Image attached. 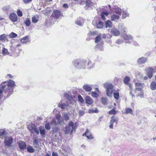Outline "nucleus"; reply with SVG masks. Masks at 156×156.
<instances>
[{
  "mask_svg": "<svg viewBox=\"0 0 156 156\" xmlns=\"http://www.w3.org/2000/svg\"><path fill=\"white\" fill-rule=\"evenodd\" d=\"M6 82L2 83L0 88V99L2 97H8L13 92L15 84V82L12 80H10L8 83L5 84Z\"/></svg>",
  "mask_w": 156,
  "mask_h": 156,
  "instance_id": "obj_1",
  "label": "nucleus"
},
{
  "mask_svg": "<svg viewBox=\"0 0 156 156\" xmlns=\"http://www.w3.org/2000/svg\"><path fill=\"white\" fill-rule=\"evenodd\" d=\"M104 86L106 88V94L108 97H111L113 92V86L111 83H104Z\"/></svg>",
  "mask_w": 156,
  "mask_h": 156,
  "instance_id": "obj_2",
  "label": "nucleus"
},
{
  "mask_svg": "<svg viewBox=\"0 0 156 156\" xmlns=\"http://www.w3.org/2000/svg\"><path fill=\"white\" fill-rule=\"evenodd\" d=\"M76 127L75 125L74 126V123L73 122L70 121L68 125L66 126L65 127V133L69 134L71 133L73 129L75 131Z\"/></svg>",
  "mask_w": 156,
  "mask_h": 156,
  "instance_id": "obj_3",
  "label": "nucleus"
},
{
  "mask_svg": "<svg viewBox=\"0 0 156 156\" xmlns=\"http://www.w3.org/2000/svg\"><path fill=\"white\" fill-rule=\"evenodd\" d=\"M28 128L32 133L35 132L37 135L39 133V132L38 129L35 125L34 124L31 123L28 126Z\"/></svg>",
  "mask_w": 156,
  "mask_h": 156,
  "instance_id": "obj_4",
  "label": "nucleus"
},
{
  "mask_svg": "<svg viewBox=\"0 0 156 156\" xmlns=\"http://www.w3.org/2000/svg\"><path fill=\"white\" fill-rule=\"evenodd\" d=\"M13 141V138L11 136L6 137L4 140L5 145L8 147L11 146V144Z\"/></svg>",
  "mask_w": 156,
  "mask_h": 156,
  "instance_id": "obj_5",
  "label": "nucleus"
},
{
  "mask_svg": "<svg viewBox=\"0 0 156 156\" xmlns=\"http://www.w3.org/2000/svg\"><path fill=\"white\" fill-rule=\"evenodd\" d=\"M56 119L57 121V124L61 126L65 124L64 120L61 119V115L60 114H57L56 116Z\"/></svg>",
  "mask_w": 156,
  "mask_h": 156,
  "instance_id": "obj_6",
  "label": "nucleus"
},
{
  "mask_svg": "<svg viewBox=\"0 0 156 156\" xmlns=\"http://www.w3.org/2000/svg\"><path fill=\"white\" fill-rule=\"evenodd\" d=\"M135 85L136 87V90L139 91H141L144 86V83H141L139 82L136 83Z\"/></svg>",
  "mask_w": 156,
  "mask_h": 156,
  "instance_id": "obj_7",
  "label": "nucleus"
},
{
  "mask_svg": "<svg viewBox=\"0 0 156 156\" xmlns=\"http://www.w3.org/2000/svg\"><path fill=\"white\" fill-rule=\"evenodd\" d=\"M10 19L13 22H16L17 20V16L16 13L14 12L11 13L9 15Z\"/></svg>",
  "mask_w": 156,
  "mask_h": 156,
  "instance_id": "obj_8",
  "label": "nucleus"
},
{
  "mask_svg": "<svg viewBox=\"0 0 156 156\" xmlns=\"http://www.w3.org/2000/svg\"><path fill=\"white\" fill-rule=\"evenodd\" d=\"M68 102H66L65 103H62V102L59 103L58 105V106L61 108L62 109H67L69 107Z\"/></svg>",
  "mask_w": 156,
  "mask_h": 156,
  "instance_id": "obj_9",
  "label": "nucleus"
},
{
  "mask_svg": "<svg viewBox=\"0 0 156 156\" xmlns=\"http://www.w3.org/2000/svg\"><path fill=\"white\" fill-rule=\"evenodd\" d=\"M92 85L88 84H85L83 86V89L86 91L90 92L92 89Z\"/></svg>",
  "mask_w": 156,
  "mask_h": 156,
  "instance_id": "obj_10",
  "label": "nucleus"
},
{
  "mask_svg": "<svg viewBox=\"0 0 156 156\" xmlns=\"http://www.w3.org/2000/svg\"><path fill=\"white\" fill-rule=\"evenodd\" d=\"M112 33L115 36H118L120 34V32L116 28H113L111 30Z\"/></svg>",
  "mask_w": 156,
  "mask_h": 156,
  "instance_id": "obj_11",
  "label": "nucleus"
},
{
  "mask_svg": "<svg viewBox=\"0 0 156 156\" xmlns=\"http://www.w3.org/2000/svg\"><path fill=\"white\" fill-rule=\"evenodd\" d=\"M85 99L87 105H91L93 102L92 99L89 96H87L85 97Z\"/></svg>",
  "mask_w": 156,
  "mask_h": 156,
  "instance_id": "obj_12",
  "label": "nucleus"
},
{
  "mask_svg": "<svg viewBox=\"0 0 156 156\" xmlns=\"http://www.w3.org/2000/svg\"><path fill=\"white\" fill-rule=\"evenodd\" d=\"M112 9L115 10L116 13L118 15L121 16L122 13V10L120 8L116 6H114Z\"/></svg>",
  "mask_w": 156,
  "mask_h": 156,
  "instance_id": "obj_13",
  "label": "nucleus"
},
{
  "mask_svg": "<svg viewBox=\"0 0 156 156\" xmlns=\"http://www.w3.org/2000/svg\"><path fill=\"white\" fill-rule=\"evenodd\" d=\"M120 16L118 15H116L115 14H113L111 16V20L112 21L117 22L119 19Z\"/></svg>",
  "mask_w": 156,
  "mask_h": 156,
  "instance_id": "obj_14",
  "label": "nucleus"
},
{
  "mask_svg": "<svg viewBox=\"0 0 156 156\" xmlns=\"http://www.w3.org/2000/svg\"><path fill=\"white\" fill-rule=\"evenodd\" d=\"M19 146L20 149L23 150L25 149L26 147L25 143L22 141H19Z\"/></svg>",
  "mask_w": 156,
  "mask_h": 156,
  "instance_id": "obj_15",
  "label": "nucleus"
},
{
  "mask_svg": "<svg viewBox=\"0 0 156 156\" xmlns=\"http://www.w3.org/2000/svg\"><path fill=\"white\" fill-rule=\"evenodd\" d=\"M64 96L69 100L68 101L70 102L71 103L73 104L75 102V101L73 99L71 96L69 94L67 93L65 94Z\"/></svg>",
  "mask_w": 156,
  "mask_h": 156,
  "instance_id": "obj_16",
  "label": "nucleus"
},
{
  "mask_svg": "<svg viewBox=\"0 0 156 156\" xmlns=\"http://www.w3.org/2000/svg\"><path fill=\"white\" fill-rule=\"evenodd\" d=\"M119 28L122 31L123 34L126 32V28L124 26L122 23H120L118 26Z\"/></svg>",
  "mask_w": 156,
  "mask_h": 156,
  "instance_id": "obj_17",
  "label": "nucleus"
},
{
  "mask_svg": "<svg viewBox=\"0 0 156 156\" xmlns=\"http://www.w3.org/2000/svg\"><path fill=\"white\" fill-rule=\"evenodd\" d=\"M147 61V59L145 57H141L138 59L137 62L139 64H142L145 63Z\"/></svg>",
  "mask_w": 156,
  "mask_h": 156,
  "instance_id": "obj_18",
  "label": "nucleus"
},
{
  "mask_svg": "<svg viewBox=\"0 0 156 156\" xmlns=\"http://www.w3.org/2000/svg\"><path fill=\"white\" fill-rule=\"evenodd\" d=\"M39 130L41 136L43 137H45L46 130L42 126H40L39 127Z\"/></svg>",
  "mask_w": 156,
  "mask_h": 156,
  "instance_id": "obj_19",
  "label": "nucleus"
},
{
  "mask_svg": "<svg viewBox=\"0 0 156 156\" xmlns=\"http://www.w3.org/2000/svg\"><path fill=\"white\" fill-rule=\"evenodd\" d=\"M61 12L58 10H55L54 11L53 16L55 18H58L61 16Z\"/></svg>",
  "mask_w": 156,
  "mask_h": 156,
  "instance_id": "obj_20",
  "label": "nucleus"
},
{
  "mask_svg": "<svg viewBox=\"0 0 156 156\" xmlns=\"http://www.w3.org/2000/svg\"><path fill=\"white\" fill-rule=\"evenodd\" d=\"M86 5L87 7V8L88 9H93L94 6L93 5L92 2L89 1H86Z\"/></svg>",
  "mask_w": 156,
  "mask_h": 156,
  "instance_id": "obj_21",
  "label": "nucleus"
},
{
  "mask_svg": "<svg viewBox=\"0 0 156 156\" xmlns=\"http://www.w3.org/2000/svg\"><path fill=\"white\" fill-rule=\"evenodd\" d=\"M70 114L69 113L64 112L62 114V115L66 121H67L69 119Z\"/></svg>",
  "mask_w": 156,
  "mask_h": 156,
  "instance_id": "obj_22",
  "label": "nucleus"
},
{
  "mask_svg": "<svg viewBox=\"0 0 156 156\" xmlns=\"http://www.w3.org/2000/svg\"><path fill=\"white\" fill-rule=\"evenodd\" d=\"M118 121V118L114 116H112L111 118L110 123L113 124L114 122H116V124H117Z\"/></svg>",
  "mask_w": 156,
  "mask_h": 156,
  "instance_id": "obj_23",
  "label": "nucleus"
},
{
  "mask_svg": "<svg viewBox=\"0 0 156 156\" xmlns=\"http://www.w3.org/2000/svg\"><path fill=\"white\" fill-rule=\"evenodd\" d=\"M39 16L37 15L33 16L32 18V22L34 23H37L39 20Z\"/></svg>",
  "mask_w": 156,
  "mask_h": 156,
  "instance_id": "obj_24",
  "label": "nucleus"
},
{
  "mask_svg": "<svg viewBox=\"0 0 156 156\" xmlns=\"http://www.w3.org/2000/svg\"><path fill=\"white\" fill-rule=\"evenodd\" d=\"M33 145L35 147H37L39 146V144L38 143V140L36 137H34L33 138Z\"/></svg>",
  "mask_w": 156,
  "mask_h": 156,
  "instance_id": "obj_25",
  "label": "nucleus"
},
{
  "mask_svg": "<svg viewBox=\"0 0 156 156\" xmlns=\"http://www.w3.org/2000/svg\"><path fill=\"white\" fill-rule=\"evenodd\" d=\"M150 88L152 90H154L156 89V82L153 81L150 85Z\"/></svg>",
  "mask_w": 156,
  "mask_h": 156,
  "instance_id": "obj_26",
  "label": "nucleus"
},
{
  "mask_svg": "<svg viewBox=\"0 0 156 156\" xmlns=\"http://www.w3.org/2000/svg\"><path fill=\"white\" fill-rule=\"evenodd\" d=\"M112 26V23L109 20H108L105 22V27L106 28L111 27Z\"/></svg>",
  "mask_w": 156,
  "mask_h": 156,
  "instance_id": "obj_27",
  "label": "nucleus"
},
{
  "mask_svg": "<svg viewBox=\"0 0 156 156\" xmlns=\"http://www.w3.org/2000/svg\"><path fill=\"white\" fill-rule=\"evenodd\" d=\"M114 97L116 100H118L119 98V93L117 91H114L113 93Z\"/></svg>",
  "mask_w": 156,
  "mask_h": 156,
  "instance_id": "obj_28",
  "label": "nucleus"
},
{
  "mask_svg": "<svg viewBox=\"0 0 156 156\" xmlns=\"http://www.w3.org/2000/svg\"><path fill=\"white\" fill-rule=\"evenodd\" d=\"M27 150L28 152L31 153L34 152L35 151V149L30 146H29L27 147Z\"/></svg>",
  "mask_w": 156,
  "mask_h": 156,
  "instance_id": "obj_29",
  "label": "nucleus"
},
{
  "mask_svg": "<svg viewBox=\"0 0 156 156\" xmlns=\"http://www.w3.org/2000/svg\"><path fill=\"white\" fill-rule=\"evenodd\" d=\"M24 23L27 26H30L31 24L30 20V18H27L24 21Z\"/></svg>",
  "mask_w": 156,
  "mask_h": 156,
  "instance_id": "obj_30",
  "label": "nucleus"
},
{
  "mask_svg": "<svg viewBox=\"0 0 156 156\" xmlns=\"http://www.w3.org/2000/svg\"><path fill=\"white\" fill-rule=\"evenodd\" d=\"M109 13L107 12H102L101 14V18L102 19L105 20V16H107L108 15Z\"/></svg>",
  "mask_w": 156,
  "mask_h": 156,
  "instance_id": "obj_31",
  "label": "nucleus"
},
{
  "mask_svg": "<svg viewBox=\"0 0 156 156\" xmlns=\"http://www.w3.org/2000/svg\"><path fill=\"white\" fill-rule=\"evenodd\" d=\"M28 36H26L25 37L23 38H22V39H21V43H27L29 40V38H28Z\"/></svg>",
  "mask_w": 156,
  "mask_h": 156,
  "instance_id": "obj_32",
  "label": "nucleus"
},
{
  "mask_svg": "<svg viewBox=\"0 0 156 156\" xmlns=\"http://www.w3.org/2000/svg\"><path fill=\"white\" fill-rule=\"evenodd\" d=\"M123 39L125 40H128L129 41H130L132 39V37L130 35H126L123 36Z\"/></svg>",
  "mask_w": 156,
  "mask_h": 156,
  "instance_id": "obj_33",
  "label": "nucleus"
},
{
  "mask_svg": "<svg viewBox=\"0 0 156 156\" xmlns=\"http://www.w3.org/2000/svg\"><path fill=\"white\" fill-rule=\"evenodd\" d=\"M80 63L82 65L81 68L84 69L85 67V65L87 62L86 61L84 60H80Z\"/></svg>",
  "mask_w": 156,
  "mask_h": 156,
  "instance_id": "obj_34",
  "label": "nucleus"
},
{
  "mask_svg": "<svg viewBox=\"0 0 156 156\" xmlns=\"http://www.w3.org/2000/svg\"><path fill=\"white\" fill-rule=\"evenodd\" d=\"M103 26V23L101 21H100L98 22V23L97 24V28L99 29L101 28Z\"/></svg>",
  "mask_w": 156,
  "mask_h": 156,
  "instance_id": "obj_35",
  "label": "nucleus"
},
{
  "mask_svg": "<svg viewBox=\"0 0 156 156\" xmlns=\"http://www.w3.org/2000/svg\"><path fill=\"white\" fill-rule=\"evenodd\" d=\"M130 80V78L128 76H126L124 79V82L126 85L128 84V82Z\"/></svg>",
  "mask_w": 156,
  "mask_h": 156,
  "instance_id": "obj_36",
  "label": "nucleus"
},
{
  "mask_svg": "<svg viewBox=\"0 0 156 156\" xmlns=\"http://www.w3.org/2000/svg\"><path fill=\"white\" fill-rule=\"evenodd\" d=\"M2 54L4 55H7L9 54V52L7 49L5 48H3L2 50Z\"/></svg>",
  "mask_w": 156,
  "mask_h": 156,
  "instance_id": "obj_37",
  "label": "nucleus"
},
{
  "mask_svg": "<svg viewBox=\"0 0 156 156\" xmlns=\"http://www.w3.org/2000/svg\"><path fill=\"white\" fill-rule=\"evenodd\" d=\"M89 94H91V95L94 97H97L99 95L98 94L95 92H91L89 93Z\"/></svg>",
  "mask_w": 156,
  "mask_h": 156,
  "instance_id": "obj_38",
  "label": "nucleus"
},
{
  "mask_svg": "<svg viewBox=\"0 0 156 156\" xmlns=\"http://www.w3.org/2000/svg\"><path fill=\"white\" fill-rule=\"evenodd\" d=\"M10 9V6L9 5H6L3 6L2 8L3 10L7 11Z\"/></svg>",
  "mask_w": 156,
  "mask_h": 156,
  "instance_id": "obj_39",
  "label": "nucleus"
},
{
  "mask_svg": "<svg viewBox=\"0 0 156 156\" xmlns=\"http://www.w3.org/2000/svg\"><path fill=\"white\" fill-rule=\"evenodd\" d=\"M6 133V131L4 129H0V136H5Z\"/></svg>",
  "mask_w": 156,
  "mask_h": 156,
  "instance_id": "obj_40",
  "label": "nucleus"
},
{
  "mask_svg": "<svg viewBox=\"0 0 156 156\" xmlns=\"http://www.w3.org/2000/svg\"><path fill=\"white\" fill-rule=\"evenodd\" d=\"M52 131L54 133H56L58 132L59 129L58 127H55L52 128Z\"/></svg>",
  "mask_w": 156,
  "mask_h": 156,
  "instance_id": "obj_41",
  "label": "nucleus"
},
{
  "mask_svg": "<svg viewBox=\"0 0 156 156\" xmlns=\"http://www.w3.org/2000/svg\"><path fill=\"white\" fill-rule=\"evenodd\" d=\"M107 101V99L104 97L102 98L101 99V101L102 104H106Z\"/></svg>",
  "mask_w": 156,
  "mask_h": 156,
  "instance_id": "obj_42",
  "label": "nucleus"
},
{
  "mask_svg": "<svg viewBox=\"0 0 156 156\" xmlns=\"http://www.w3.org/2000/svg\"><path fill=\"white\" fill-rule=\"evenodd\" d=\"M45 128L47 130H50L51 129V126L50 123L47 122L45 125Z\"/></svg>",
  "mask_w": 156,
  "mask_h": 156,
  "instance_id": "obj_43",
  "label": "nucleus"
},
{
  "mask_svg": "<svg viewBox=\"0 0 156 156\" xmlns=\"http://www.w3.org/2000/svg\"><path fill=\"white\" fill-rule=\"evenodd\" d=\"M133 112V111L131 108H127L126 109V112L125 113L126 114L128 113L132 114Z\"/></svg>",
  "mask_w": 156,
  "mask_h": 156,
  "instance_id": "obj_44",
  "label": "nucleus"
},
{
  "mask_svg": "<svg viewBox=\"0 0 156 156\" xmlns=\"http://www.w3.org/2000/svg\"><path fill=\"white\" fill-rule=\"evenodd\" d=\"M51 125H52L54 126H56L58 124L56 120L54 119H52L51 121Z\"/></svg>",
  "mask_w": 156,
  "mask_h": 156,
  "instance_id": "obj_45",
  "label": "nucleus"
},
{
  "mask_svg": "<svg viewBox=\"0 0 156 156\" xmlns=\"http://www.w3.org/2000/svg\"><path fill=\"white\" fill-rule=\"evenodd\" d=\"M80 60H79V61H76V62H76L77 63V68H78V69H81L82 68H81V66H82L81 65V64H80Z\"/></svg>",
  "mask_w": 156,
  "mask_h": 156,
  "instance_id": "obj_46",
  "label": "nucleus"
},
{
  "mask_svg": "<svg viewBox=\"0 0 156 156\" xmlns=\"http://www.w3.org/2000/svg\"><path fill=\"white\" fill-rule=\"evenodd\" d=\"M9 36L10 38H14L17 37V34L13 32H12L9 34Z\"/></svg>",
  "mask_w": 156,
  "mask_h": 156,
  "instance_id": "obj_47",
  "label": "nucleus"
},
{
  "mask_svg": "<svg viewBox=\"0 0 156 156\" xmlns=\"http://www.w3.org/2000/svg\"><path fill=\"white\" fill-rule=\"evenodd\" d=\"M6 39V37L5 34H3L0 36V40L1 41H5Z\"/></svg>",
  "mask_w": 156,
  "mask_h": 156,
  "instance_id": "obj_48",
  "label": "nucleus"
},
{
  "mask_svg": "<svg viewBox=\"0 0 156 156\" xmlns=\"http://www.w3.org/2000/svg\"><path fill=\"white\" fill-rule=\"evenodd\" d=\"M75 23L80 26H81L82 25V22L79 19H77L75 21Z\"/></svg>",
  "mask_w": 156,
  "mask_h": 156,
  "instance_id": "obj_49",
  "label": "nucleus"
},
{
  "mask_svg": "<svg viewBox=\"0 0 156 156\" xmlns=\"http://www.w3.org/2000/svg\"><path fill=\"white\" fill-rule=\"evenodd\" d=\"M91 133L89 131V130L87 129L86 130V132L83 134V136H84L85 135L86 136L87 135H90L91 134Z\"/></svg>",
  "mask_w": 156,
  "mask_h": 156,
  "instance_id": "obj_50",
  "label": "nucleus"
},
{
  "mask_svg": "<svg viewBox=\"0 0 156 156\" xmlns=\"http://www.w3.org/2000/svg\"><path fill=\"white\" fill-rule=\"evenodd\" d=\"M101 40V36L99 35L95 38V42L97 43L98 42Z\"/></svg>",
  "mask_w": 156,
  "mask_h": 156,
  "instance_id": "obj_51",
  "label": "nucleus"
},
{
  "mask_svg": "<svg viewBox=\"0 0 156 156\" xmlns=\"http://www.w3.org/2000/svg\"><path fill=\"white\" fill-rule=\"evenodd\" d=\"M89 112L90 113H98V110L96 108L95 110L90 109L89 110Z\"/></svg>",
  "mask_w": 156,
  "mask_h": 156,
  "instance_id": "obj_52",
  "label": "nucleus"
},
{
  "mask_svg": "<svg viewBox=\"0 0 156 156\" xmlns=\"http://www.w3.org/2000/svg\"><path fill=\"white\" fill-rule=\"evenodd\" d=\"M87 66H88V68L89 69H91L94 66L92 64L90 61H89L88 62Z\"/></svg>",
  "mask_w": 156,
  "mask_h": 156,
  "instance_id": "obj_53",
  "label": "nucleus"
},
{
  "mask_svg": "<svg viewBox=\"0 0 156 156\" xmlns=\"http://www.w3.org/2000/svg\"><path fill=\"white\" fill-rule=\"evenodd\" d=\"M108 113L111 115H115L116 113V112L114 109H112Z\"/></svg>",
  "mask_w": 156,
  "mask_h": 156,
  "instance_id": "obj_54",
  "label": "nucleus"
},
{
  "mask_svg": "<svg viewBox=\"0 0 156 156\" xmlns=\"http://www.w3.org/2000/svg\"><path fill=\"white\" fill-rule=\"evenodd\" d=\"M129 14L126 12H124L122 16V18L124 19L126 18L127 16H129Z\"/></svg>",
  "mask_w": 156,
  "mask_h": 156,
  "instance_id": "obj_55",
  "label": "nucleus"
},
{
  "mask_svg": "<svg viewBox=\"0 0 156 156\" xmlns=\"http://www.w3.org/2000/svg\"><path fill=\"white\" fill-rule=\"evenodd\" d=\"M17 13L18 15L20 17H21L23 16L22 12L19 9L17 10Z\"/></svg>",
  "mask_w": 156,
  "mask_h": 156,
  "instance_id": "obj_56",
  "label": "nucleus"
},
{
  "mask_svg": "<svg viewBox=\"0 0 156 156\" xmlns=\"http://www.w3.org/2000/svg\"><path fill=\"white\" fill-rule=\"evenodd\" d=\"M80 60V59H76L74 60L73 62H72V64L73 65L76 67L77 68V63L76 62H76V61H79Z\"/></svg>",
  "mask_w": 156,
  "mask_h": 156,
  "instance_id": "obj_57",
  "label": "nucleus"
},
{
  "mask_svg": "<svg viewBox=\"0 0 156 156\" xmlns=\"http://www.w3.org/2000/svg\"><path fill=\"white\" fill-rule=\"evenodd\" d=\"M78 99L79 101H80L81 103L83 102L84 100L83 98L82 97L81 95H79L78 96Z\"/></svg>",
  "mask_w": 156,
  "mask_h": 156,
  "instance_id": "obj_58",
  "label": "nucleus"
},
{
  "mask_svg": "<svg viewBox=\"0 0 156 156\" xmlns=\"http://www.w3.org/2000/svg\"><path fill=\"white\" fill-rule=\"evenodd\" d=\"M153 73H152L151 72H148L147 73V75L149 78H151L152 77Z\"/></svg>",
  "mask_w": 156,
  "mask_h": 156,
  "instance_id": "obj_59",
  "label": "nucleus"
},
{
  "mask_svg": "<svg viewBox=\"0 0 156 156\" xmlns=\"http://www.w3.org/2000/svg\"><path fill=\"white\" fill-rule=\"evenodd\" d=\"M79 116H81L84 113V112L83 110H80L79 112Z\"/></svg>",
  "mask_w": 156,
  "mask_h": 156,
  "instance_id": "obj_60",
  "label": "nucleus"
},
{
  "mask_svg": "<svg viewBox=\"0 0 156 156\" xmlns=\"http://www.w3.org/2000/svg\"><path fill=\"white\" fill-rule=\"evenodd\" d=\"M123 42V40H121L119 39H118L116 43L118 44H122Z\"/></svg>",
  "mask_w": 156,
  "mask_h": 156,
  "instance_id": "obj_61",
  "label": "nucleus"
},
{
  "mask_svg": "<svg viewBox=\"0 0 156 156\" xmlns=\"http://www.w3.org/2000/svg\"><path fill=\"white\" fill-rule=\"evenodd\" d=\"M32 0H23V2L25 4H27L32 1Z\"/></svg>",
  "mask_w": 156,
  "mask_h": 156,
  "instance_id": "obj_62",
  "label": "nucleus"
},
{
  "mask_svg": "<svg viewBox=\"0 0 156 156\" xmlns=\"http://www.w3.org/2000/svg\"><path fill=\"white\" fill-rule=\"evenodd\" d=\"M88 139H93V137L92 136V134L90 135H87L86 136Z\"/></svg>",
  "mask_w": 156,
  "mask_h": 156,
  "instance_id": "obj_63",
  "label": "nucleus"
},
{
  "mask_svg": "<svg viewBox=\"0 0 156 156\" xmlns=\"http://www.w3.org/2000/svg\"><path fill=\"white\" fill-rule=\"evenodd\" d=\"M52 156H58V154L57 152H53L52 153Z\"/></svg>",
  "mask_w": 156,
  "mask_h": 156,
  "instance_id": "obj_64",
  "label": "nucleus"
}]
</instances>
